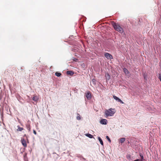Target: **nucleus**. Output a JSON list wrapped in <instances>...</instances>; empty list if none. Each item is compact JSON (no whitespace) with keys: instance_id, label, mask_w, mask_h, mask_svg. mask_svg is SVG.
I'll return each mask as SVG.
<instances>
[{"instance_id":"f257e3e1","label":"nucleus","mask_w":161,"mask_h":161,"mask_svg":"<svg viewBox=\"0 0 161 161\" xmlns=\"http://www.w3.org/2000/svg\"><path fill=\"white\" fill-rule=\"evenodd\" d=\"M112 25L115 30L122 33L124 32L123 29L118 24L113 21L112 23Z\"/></svg>"},{"instance_id":"f03ea898","label":"nucleus","mask_w":161,"mask_h":161,"mask_svg":"<svg viewBox=\"0 0 161 161\" xmlns=\"http://www.w3.org/2000/svg\"><path fill=\"white\" fill-rule=\"evenodd\" d=\"M116 111L115 109L110 108L108 110H106L105 111V114L106 116H112L115 113Z\"/></svg>"},{"instance_id":"7ed1b4c3","label":"nucleus","mask_w":161,"mask_h":161,"mask_svg":"<svg viewBox=\"0 0 161 161\" xmlns=\"http://www.w3.org/2000/svg\"><path fill=\"white\" fill-rule=\"evenodd\" d=\"M21 142L24 147H27V145L26 143V141L24 138H22L21 140Z\"/></svg>"},{"instance_id":"20e7f679","label":"nucleus","mask_w":161,"mask_h":161,"mask_svg":"<svg viewBox=\"0 0 161 161\" xmlns=\"http://www.w3.org/2000/svg\"><path fill=\"white\" fill-rule=\"evenodd\" d=\"M104 56L105 57L108 59H111L113 58L112 56L109 53H105L104 54Z\"/></svg>"},{"instance_id":"39448f33","label":"nucleus","mask_w":161,"mask_h":161,"mask_svg":"<svg viewBox=\"0 0 161 161\" xmlns=\"http://www.w3.org/2000/svg\"><path fill=\"white\" fill-rule=\"evenodd\" d=\"M86 97L88 99H90L91 98V94L90 92H88L86 94Z\"/></svg>"},{"instance_id":"423d86ee","label":"nucleus","mask_w":161,"mask_h":161,"mask_svg":"<svg viewBox=\"0 0 161 161\" xmlns=\"http://www.w3.org/2000/svg\"><path fill=\"white\" fill-rule=\"evenodd\" d=\"M107 120L106 119H101L100 121V123L101 124L103 125H106L107 124Z\"/></svg>"},{"instance_id":"0eeeda50","label":"nucleus","mask_w":161,"mask_h":161,"mask_svg":"<svg viewBox=\"0 0 161 161\" xmlns=\"http://www.w3.org/2000/svg\"><path fill=\"white\" fill-rule=\"evenodd\" d=\"M105 76L106 77V80L107 81L110 79V76L108 73H107L105 74Z\"/></svg>"},{"instance_id":"6e6552de","label":"nucleus","mask_w":161,"mask_h":161,"mask_svg":"<svg viewBox=\"0 0 161 161\" xmlns=\"http://www.w3.org/2000/svg\"><path fill=\"white\" fill-rule=\"evenodd\" d=\"M123 70L124 72L126 75H129V72L127 69L126 68H124L123 69Z\"/></svg>"},{"instance_id":"1a4fd4ad","label":"nucleus","mask_w":161,"mask_h":161,"mask_svg":"<svg viewBox=\"0 0 161 161\" xmlns=\"http://www.w3.org/2000/svg\"><path fill=\"white\" fill-rule=\"evenodd\" d=\"M74 72L72 71H68L67 72V74L68 75H72L74 74Z\"/></svg>"},{"instance_id":"9d476101","label":"nucleus","mask_w":161,"mask_h":161,"mask_svg":"<svg viewBox=\"0 0 161 161\" xmlns=\"http://www.w3.org/2000/svg\"><path fill=\"white\" fill-rule=\"evenodd\" d=\"M38 98L36 96H34L32 98V100L35 101H37Z\"/></svg>"},{"instance_id":"9b49d317","label":"nucleus","mask_w":161,"mask_h":161,"mask_svg":"<svg viewBox=\"0 0 161 161\" xmlns=\"http://www.w3.org/2000/svg\"><path fill=\"white\" fill-rule=\"evenodd\" d=\"M98 139L99 141L100 142V144L102 145H103V142L102 139H101V138L100 137H98Z\"/></svg>"},{"instance_id":"f8f14e48","label":"nucleus","mask_w":161,"mask_h":161,"mask_svg":"<svg viewBox=\"0 0 161 161\" xmlns=\"http://www.w3.org/2000/svg\"><path fill=\"white\" fill-rule=\"evenodd\" d=\"M86 136L91 138H92L93 137V136L92 135L89 133L86 134Z\"/></svg>"},{"instance_id":"ddd939ff","label":"nucleus","mask_w":161,"mask_h":161,"mask_svg":"<svg viewBox=\"0 0 161 161\" xmlns=\"http://www.w3.org/2000/svg\"><path fill=\"white\" fill-rule=\"evenodd\" d=\"M26 128L28 130H29V131H31V127L30 126V125H26Z\"/></svg>"},{"instance_id":"4468645a","label":"nucleus","mask_w":161,"mask_h":161,"mask_svg":"<svg viewBox=\"0 0 161 161\" xmlns=\"http://www.w3.org/2000/svg\"><path fill=\"white\" fill-rule=\"evenodd\" d=\"M18 128L17 129V131H21L23 130V128L21 127H19V126H18Z\"/></svg>"},{"instance_id":"2eb2a0df","label":"nucleus","mask_w":161,"mask_h":161,"mask_svg":"<svg viewBox=\"0 0 161 161\" xmlns=\"http://www.w3.org/2000/svg\"><path fill=\"white\" fill-rule=\"evenodd\" d=\"M55 75L56 76H58V77H59V76H60L61 75V74L60 73H58V72H56L55 73Z\"/></svg>"},{"instance_id":"dca6fc26","label":"nucleus","mask_w":161,"mask_h":161,"mask_svg":"<svg viewBox=\"0 0 161 161\" xmlns=\"http://www.w3.org/2000/svg\"><path fill=\"white\" fill-rule=\"evenodd\" d=\"M125 139L124 138H122L120 139V142L121 143H123L125 140Z\"/></svg>"},{"instance_id":"f3484780","label":"nucleus","mask_w":161,"mask_h":161,"mask_svg":"<svg viewBox=\"0 0 161 161\" xmlns=\"http://www.w3.org/2000/svg\"><path fill=\"white\" fill-rule=\"evenodd\" d=\"M113 98L117 101H118L119 98L115 96H113Z\"/></svg>"},{"instance_id":"a211bd4d","label":"nucleus","mask_w":161,"mask_h":161,"mask_svg":"<svg viewBox=\"0 0 161 161\" xmlns=\"http://www.w3.org/2000/svg\"><path fill=\"white\" fill-rule=\"evenodd\" d=\"M76 119L77 120H79L80 119V117L79 114H78V115L76 117Z\"/></svg>"},{"instance_id":"6ab92c4d","label":"nucleus","mask_w":161,"mask_h":161,"mask_svg":"<svg viewBox=\"0 0 161 161\" xmlns=\"http://www.w3.org/2000/svg\"><path fill=\"white\" fill-rule=\"evenodd\" d=\"M106 138L107 139V140H108V141L110 142L111 141V140L109 138V137L108 136H106Z\"/></svg>"},{"instance_id":"aec40b11","label":"nucleus","mask_w":161,"mask_h":161,"mask_svg":"<svg viewBox=\"0 0 161 161\" xmlns=\"http://www.w3.org/2000/svg\"><path fill=\"white\" fill-rule=\"evenodd\" d=\"M118 101L120 102L121 103H124L119 98L118 99Z\"/></svg>"},{"instance_id":"412c9836","label":"nucleus","mask_w":161,"mask_h":161,"mask_svg":"<svg viewBox=\"0 0 161 161\" xmlns=\"http://www.w3.org/2000/svg\"><path fill=\"white\" fill-rule=\"evenodd\" d=\"M158 78L161 82V74H159L158 75Z\"/></svg>"},{"instance_id":"4be33fe9","label":"nucleus","mask_w":161,"mask_h":161,"mask_svg":"<svg viewBox=\"0 0 161 161\" xmlns=\"http://www.w3.org/2000/svg\"><path fill=\"white\" fill-rule=\"evenodd\" d=\"M33 133L35 135H36V131L35 130H33Z\"/></svg>"},{"instance_id":"5701e85b","label":"nucleus","mask_w":161,"mask_h":161,"mask_svg":"<svg viewBox=\"0 0 161 161\" xmlns=\"http://www.w3.org/2000/svg\"><path fill=\"white\" fill-rule=\"evenodd\" d=\"M78 60V59L77 58H75V59L74 60V61L75 62H77V60Z\"/></svg>"},{"instance_id":"b1692460","label":"nucleus","mask_w":161,"mask_h":161,"mask_svg":"<svg viewBox=\"0 0 161 161\" xmlns=\"http://www.w3.org/2000/svg\"><path fill=\"white\" fill-rule=\"evenodd\" d=\"M144 79H146V76H144Z\"/></svg>"},{"instance_id":"393cba45","label":"nucleus","mask_w":161,"mask_h":161,"mask_svg":"<svg viewBox=\"0 0 161 161\" xmlns=\"http://www.w3.org/2000/svg\"><path fill=\"white\" fill-rule=\"evenodd\" d=\"M94 80H95L94 79H93L92 80L93 81H94Z\"/></svg>"},{"instance_id":"a878e982","label":"nucleus","mask_w":161,"mask_h":161,"mask_svg":"<svg viewBox=\"0 0 161 161\" xmlns=\"http://www.w3.org/2000/svg\"><path fill=\"white\" fill-rule=\"evenodd\" d=\"M94 80H95L94 79H93L92 80L93 81H94Z\"/></svg>"},{"instance_id":"bb28decb","label":"nucleus","mask_w":161,"mask_h":161,"mask_svg":"<svg viewBox=\"0 0 161 161\" xmlns=\"http://www.w3.org/2000/svg\"><path fill=\"white\" fill-rule=\"evenodd\" d=\"M26 154L25 155H24V157H25V156H26Z\"/></svg>"},{"instance_id":"cd10ccee","label":"nucleus","mask_w":161,"mask_h":161,"mask_svg":"<svg viewBox=\"0 0 161 161\" xmlns=\"http://www.w3.org/2000/svg\"><path fill=\"white\" fill-rule=\"evenodd\" d=\"M142 159H143V156H142Z\"/></svg>"},{"instance_id":"c85d7f7f","label":"nucleus","mask_w":161,"mask_h":161,"mask_svg":"<svg viewBox=\"0 0 161 161\" xmlns=\"http://www.w3.org/2000/svg\"><path fill=\"white\" fill-rule=\"evenodd\" d=\"M24 136H26V135L25 134Z\"/></svg>"},{"instance_id":"c756f323","label":"nucleus","mask_w":161,"mask_h":161,"mask_svg":"<svg viewBox=\"0 0 161 161\" xmlns=\"http://www.w3.org/2000/svg\"><path fill=\"white\" fill-rule=\"evenodd\" d=\"M140 161H142V160H140Z\"/></svg>"}]
</instances>
